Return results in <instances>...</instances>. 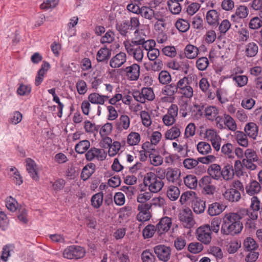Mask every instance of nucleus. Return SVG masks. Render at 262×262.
<instances>
[{
    "mask_svg": "<svg viewBox=\"0 0 262 262\" xmlns=\"http://www.w3.org/2000/svg\"><path fill=\"white\" fill-rule=\"evenodd\" d=\"M241 219L242 217L237 213H226L223 217L221 234L234 236L241 233L243 228Z\"/></svg>",
    "mask_w": 262,
    "mask_h": 262,
    "instance_id": "obj_1",
    "label": "nucleus"
},
{
    "mask_svg": "<svg viewBox=\"0 0 262 262\" xmlns=\"http://www.w3.org/2000/svg\"><path fill=\"white\" fill-rule=\"evenodd\" d=\"M164 176L161 175L160 177L154 172H149L146 173L143 180V183L145 186L148 187L149 191L152 193L159 192L164 186V182L162 179Z\"/></svg>",
    "mask_w": 262,
    "mask_h": 262,
    "instance_id": "obj_2",
    "label": "nucleus"
},
{
    "mask_svg": "<svg viewBox=\"0 0 262 262\" xmlns=\"http://www.w3.org/2000/svg\"><path fill=\"white\" fill-rule=\"evenodd\" d=\"M85 249L80 246L71 245L63 251V256L69 259H78L83 258L85 254Z\"/></svg>",
    "mask_w": 262,
    "mask_h": 262,
    "instance_id": "obj_3",
    "label": "nucleus"
},
{
    "mask_svg": "<svg viewBox=\"0 0 262 262\" xmlns=\"http://www.w3.org/2000/svg\"><path fill=\"white\" fill-rule=\"evenodd\" d=\"M197 239L201 243L208 245L211 241V230L210 225L205 224L199 227L196 231Z\"/></svg>",
    "mask_w": 262,
    "mask_h": 262,
    "instance_id": "obj_4",
    "label": "nucleus"
},
{
    "mask_svg": "<svg viewBox=\"0 0 262 262\" xmlns=\"http://www.w3.org/2000/svg\"><path fill=\"white\" fill-rule=\"evenodd\" d=\"M154 251L160 261L167 262L170 259L171 249L169 246L158 245L154 247Z\"/></svg>",
    "mask_w": 262,
    "mask_h": 262,
    "instance_id": "obj_5",
    "label": "nucleus"
},
{
    "mask_svg": "<svg viewBox=\"0 0 262 262\" xmlns=\"http://www.w3.org/2000/svg\"><path fill=\"white\" fill-rule=\"evenodd\" d=\"M162 88L161 93L165 96L162 97L161 100L164 102L172 103L175 99L174 95L178 92L175 83L165 84Z\"/></svg>",
    "mask_w": 262,
    "mask_h": 262,
    "instance_id": "obj_6",
    "label": "nucleus"
},
{
    "mask_svg": "<svg viewBox=\"0 0 262 262\" xmlns=\"http://www.w3.org/2000/svg\"><path fill=\"white\" fill-rule=\"evenodd\" d=\"M125 50L127 54L130 56H133L134 58L138 62H140L142 61L143 58V50L140 46L134 48L130 43L129 41H125L123 42Z\"/></svg>",
    "mask_w": 262,
    "mask_h": 262,
    "instance_id": "obj_7",
    "label": "nucleus"
},
{
    "mask_svg": "<svg viewBox=\"0 0 262 262\" xmlns=\"http://www.w3.org/2000/svg\"><path fill=\"white\" fill-rule=\"evenodd\" d=\"M212 179L210 177L203 176L199 181V185L202 188L203 192L206 194L212 195L215 191V187L212 184Z\"/></svg>",
    "mask_w": 262,
    "mask_h": 262,
    "instance_id": "obj_8",
    "label": "nucleus"
},
{
    "mask_svg": "<svg viewBox=\"0 0 262 262\" xmlns=\"http://www.w3.org/2000/svg\"><path fill=\"white\" fill-rule=\"evenodd\" d=\"M179 220L182 223L184 227L187 228L192 227L194 221L191 210L187 208L184 209L179 215Z\"/></svg>",
    "mask_w": 262,
    "mask_h": 262,
    "instance_id": "obj_9",
    "label": "nucleus"
},
{
    "mask_svg": "<svg viewBox=\"0 0 262 262\" xmlns=\"http://www.w3.org/2000/svg\"><path fill=\"white\" fill-rule=\"evenodd\" d=\"M106 155L104 149L92 147L86 152L85 156L89 161H92L95 158L99 161H103L106 158Z\"/></svg>",
    "mask_w": 262,
    "mask_h": 262,
    "instance_id": "obj_10",
    "label": "nucleus"
},
{
    "mask_svg": "<svg viewBox=\"0 0 262 262\" xmlns=\"http://www.w3.org/2000/svg\"><path fill=\"white\" fill-rule=\"evenodd\" d=\"M127 79L131 81H135L138 79L140 74V67L137 63H134L132 65L126 67L124 69Z\"/></svg>",
    "mask_w": 262,
    "mask_h": 262,
    "instance_id": "obj_11",
    "label": "nucleus"
},
{
    "mask_svg": "<svg viewBox=\"0 0 262 262\" xmlns=\"http://www.w3.org/2000/svg\"><path fill=\"white\" fill-rule=\"evenodd\" d=\"M171 219L170 217L164 216L161 219L156 225L157 233L159 236L167 232L171 226Z\"/></svg>",
    "mask_w": 262,
    "mask_h": 262,
    "instance_id": "obj_12",
    "label": "nucleus"
},
{
    "mask_svg": "<svg viewBox=\"0 0 262 262\" xmlns=\"http://www.w3.org/2000/svg\"><path fill=\"white\" fill-rule=\"evenodd\" d=\"M221 14L216 10H209L206 15L207 23L212 27H217L219 25Z\"/></svg>",
    "mask_w": 262,
    "mask_h": 262,
    "instance_id": "obj_13",
    "label": "nucleus"
},
{
    "mask_svg": "<svg viewBox=\"0 0 262 262\" xmlns=\"http://www.w3.org/2000/svg\"><path fill=\"white\" fill-rule=\"evenodd\" d=\"M126 61V55L120 52L113 57L110 61V66L113 68L121 67Z\"/></svg>",
    "mask_w": 262,
    "mask_h": 262,
    "instance_id": "obj_14",
    "label": "nucleus"
},
{
    "mask_svg": "<svg viewBox=\"0 0 262 262\" xmlns=\"http://www.w3.org/2000/svg\"><path fill=\"white\" fill-rule=\"evenodd\" d=\"M180 175L181 172L179 169L169 167L164 176L166 177L168 182L174 184L178 183Z\"/></svg>",
    "mask_w": 262,
    "mask_h": 262,
    "instance_id": "obj_15",
    "label": "nucleus"
},
{
    "mask_svg": "<svg viewBox=\"0 0 262 262\" xmlns=\"http://www.w3.org/2000/svg\"><path fill=\"white\" fill-rule=\"evenodd\" d=\"M221 167L217 164H212L208 168L207 173L211 179L221 180L222 178Z\"/></svg>",
    "mask_w": 262,
    "mask_h": 262,
    "instance_id": "obj_16",
    "label": "nucleus"
},
{
    "mask_svg": "<svg viewBox=\"0 0 262 262\" xmlns=\"http://www.w3.org/2000/svg\"><path fill=\"white\" fill-rule=\"evenodd\" d=\"M26 169L30 177L34 180L37 181L39 177L36 170V164L35 161L31 158L26 159Z\"/></svg>",
    "mask_w": 262,
    "mask_h": 262,
    "instance_id": "obj_17",
    "label": "nucleus"
},
{
    "mask_svg": "<svg viewBox=\"0 0 262 262\" xmlns=\"http://www.w3.org/2000/svg\"><path fill=\"white\" fill-rule=\"evenodd\" d=\"M223 195L226 200L232 202H237L241 198L240 192L232 188L227 189Z\"/></svg>",
    "mask_w": 262,
    "mask_h": 262,
    "instance_id": "obj_18",
    "label": "nucleus"
},
{
    "mask_svg": "<svg viewBox=\"0 0 262 262\" xmlns=\"http://www.w3.org/2000/svg\"><path fill=\"white\" fill-rule=\"evenodd\" d=\"M110 98V96L100 95L98 93H92L88 96L89 101L92 104L103 105L105 101Z\"/></svg>",
    "mask_w": 262,
    "mask_h": 262,
    "instance_id": "obj_19",
    "label": "nucleus"
},
{
    "mask_svg": "<svg viewBox=\"0 0 262 262\" xmlns=\"http://www.w3.org/2000/svg\"><path fill=\"white\" fill-rule=\"evenodd\" d=\"M222 178L227 181L231 180L234 176V169L232 165L227 163L221 168Z\"/></svg>",
    "mask_w": 262,
    "mask_h": 262,
    "instance_id": "obj_20",
    "label": "nucleus"
},
{
    "mask_svg": "<svg viewBox=\"0 0 262 262\" xmlns=\"http://www.w3.org/2000/svg\"><path fill=\"white\" fill-rule=\"evenodd\" d=\"M225 209L223 204L214 202L209 205L207 213L210 216H216L221 213Z\"/></svg>",
    "mask_w": 262,
    "mask_h": 262,
    "instance_id": "obj_21",
    "label": "nucleus"
},
{
    "mask_svg": "<svg viewBox=\"0 0 262 262\" xmlns=\"http://www.w3.org/2000/svg\"><path fill=\"white\" fill-rule=\"evenodd\" d=\"M112 50L106 47L101 48L96 54V59L98 62H107L110 58Z\"/></svg>",
    "mask_w": 262,
    "mask_h": 262,
    "instance_id": "obj_22",
    "label": "nucleus"
},
{
    "mask_svg": "<svg viewBox=\"0 0 262 262\" xmlns=\"http://www.w3.org/2000/svg\"><path fill=\"white\" fill-rule=\"evenodd\" d=\"M130 125V119L129 117L126 115H122L120 116L115 123L116 129L118 130L122 131L123 129L128 128Z\"/></svg>",
    "mask_w": 262,
    "mask_h": 262,
    "instance_id": "obj_23",
    "label": "nucleus"
},
{
    "mask_svg": "<svg viewBox=\"0 0 262 262\" xmlns=\"http://www.w3.org/2000/svg\"><path fill=\"white\" fill-rule=\"evenodd\" d=\"M244 131L250 138L255 139L258 134V127L256 123L249 122L246 124Z\"/></svg>",
    "mask_w": 262,
    "mask_h": 262,
    "instance_id": "obj_24",
    "label": "nucleus"
},
{
    "mask_svg": "<svg viewBox=\"0 0 262 262\" xmlns=\"http://www.w3.org/2000/svg\"><path fill=\"white\" fill-rule=\"evenodd\" d=\"M245 189L247 194L254 195L260 192L261 186L258 182L253 180L246 186Z\"/></svg>",
    "mask_w": 262,
    "mask_h": 262,
    "instance_id": "obj_25",
    "label": "nucleus"
},
{
    "mask_svg": "<svg viewBox=\"0 0 262 262\" xmlns=\"http://www.w3.org/2000/svg\"><path fill=\"white\" fill-rule=\"evenodd\" d=\"M191 207L195 213L201 214L204 212L206 208L205 202L198 198L195 199L192 201Z\"/></svg>",
    "mask_w": 262,
    "mask_h": 262,
    "instance_id": "obj_26",
    "label": "nucleus"
},
{
    "mask_svg": "<svg viewBox=\"0 0 262 262\" xmlns=\"http://www.w3.org/2000/svg\"><path fill=\"white\" fill-rule=\"evenodd\" d=\"M199 53L198 47L191 44L187 45L184 49L185 56L188 59H194L197 57Z\"/></svg>",
    "mask_w": 262,
    "mask_h": 262,
    "instance_id": "obj_27",
    "label": "nucleus"
},
{
    "mask_svg": "<svg viewBox=\"0 0 262 262\" xmlns=\"http://www.w3.org/2000/svg\"><path fill=\"white\" fill-rule=\"evenodd\" d=\"M235 139L238 144L244 147L248 145V140L247 135L242 131L237 130L235 132Z\"/></svg>",
    "mask_w": 262,
    "mask_h": 262,
    "instance_id": "obj_28",
    "label": "nucleus"
},
{
    "mask_svg": "<svg viewBox=\"0 0 262 262\" xmlns=\"http://www.w3.org/2000/svg\"><path fill=\"white\" fill-rule=\"evenodd\" d=\"M103 201V193L102 192L94 194L91 199V205L95 209L99 208Z\"/></svg>",
    "mask_w": 262,
    "mask_h": 262,
    "instance_id": "obj_29",
    "label": "nucleus"
},
{
    "mask_svg": "<svg viewBox=\"0 0 262 262\" xmlns=\"http://www.w3.org/2000/svg\"><path fill=\"white\" fill-rule=\"evenodd\" d=\"M116 28L121 36L124 37L127 36L128 30L130 29L129 21L125 20L120 23H117L116 24Z\"/></svg>",
    "mask_w": 262,
    "mask_h": 262,
    "instance_id": "obj_30",
    "label": "nucleus"
},
{
    "mask_svg": "<svg viewBox=\"0 0 262 262\" xmlns=\"http://www.w3.org/2000/svg\"><path fill=\"white\" fill-rule=\"evenodd\" d=\"M90 145V142L88 140L80 141L75 146V151L77 154H83L88 151Z\"/></svg>",
    "mask_w": 262,
    "mask_h": 262,
    "instance_id": "obj_31",
    "label": "nucleus"
},
{
    "mask_svg": "<svg viewBox=\"0 0 262 262\" xmlns=\"http://www.w3.org/2000/svg\"><path fill=\"white\" fill-rule=\"evenodd\" d=\"M258 47L255 42H249L246 46L245 54L248 57H253L258 53Z\"/></svg>",
    "mask_w": 262,
    "mask_h": 262,
    "instance_id": "obj_32",
    "label": "nucleus"
},
{
    "mask_svg": "<svg viewBox=\"0 0 262 262\" xmlns=\"http://www.w3.org/2000/svg\"><path fill=\"white\" fill-rule=\"evenodd\" d=\"M185 185L191 189H194L196 188L199 182L196 176L192 174L186 176L184 178Z\"/></svg>",
    "mask_w": 262,
    "mask_h": 262,
    "instance_id": "obj_33",
    "label": "nucleus"
},
{
    "mask_svg": "<svg viewBox=\"0 0 262 262\" xmlns=\"http://www.w3.org/2000/svg\"><path fill=\"white\" fill-rule=\"evenodd\" d=\"M181 134L180 128L174 125L167 130L165 134V138L168 140H174L180 137Z\"/></svg>",
    "mask_w": 262,
    "mask_h": 262,
    "instance_id": "obj_34",
    "label": "nucleus"
},
{
    "mask_svg": "<svg viewBox=\"0 0 262 262\" xmlns=\"http://www.w3.org/2000/svg\"><path fill=\"white\" fill-rule=\"evenodd\" d=\"M243 246L246 251H255L258 247L255 241L250 237H248L244 240Z\"/></svg>",
    "mask_w": 262,
    "mask_h": 262,
    "instance_id": "obj_35",
    "label": "nucleus"
},
{
    "mask_svg": "<svg viewBox=\"0 0 262 262\" xmlns=\"http://www.w3.org/2000/svg\"><path fill=\"white\" fill-rule=\"evenodd\" d=\"M167 6L169 11L173 14H178L181 11L182 7L179 2L174 0H168L167 1Z\"/></svg>",
    "mask_w": 262,
    "mask_h": 262,
    "instance_id": "obj_36",
    "label": "nucleus"
},
{
    "mask_svg": "<svg viewBox=\"0 0 262 262\" xmlns=\"http://www.w3.org/2000/svg\"><path fill=\"white\" fill-rule=\"evenodd\" d=\"M175 26L180 32L184 33L189 30L190 24L187 20L179 18L176 22Z\"/></svg>",
    "mask_w": 262,
    "mask_h": 262,
    "instance_id": "obj_37",
    "label": "nucleus"
},
{
    "mask_svg": "<svg viewBox=\"0 0 262 262\" xmlns=\"http://www.w3.org/2000/svg\"><path fill=\"white\" fill-rule=\"evenodd\" d=\"M139 14L145 18L151 20L155 16V11L149 7L142 6L140 8Z\"/></svg>",
    "mask_w": 262,
    "mask_h": 262,
    "instance_id": "obj_38",
    "label": "nucleus"
},
{
    "mask_svg": "<svg viewBox=\"0 0 262 262\" xmlns=\"http://www.w3.org/2000/svg\"><path fill=\"white\" fill-rule=\"evenodd\" d=\"M224 125L232 131H235L237 128L235 120L228 114H224Z\"/></svg>",
    "mask_w": 262,
    "mask_h": 262,
    "instance_id": "obj_39",
    "label": "nucleus"
},
{
    "mask_svg": "<svg viewBox=\"0 0 262 262\" xmlns=\"http://www.w3.org/2000/svg\"><path fill=\"white\" fill-rule=\"evenodd\" d=\"M219 114V110L216 107L209 106L205 110V115L206 118L211 121H213L215 117Z\"/></svg>",
    "mask_w": 262,
    "mask_h": 262,
    "instance_id": "obj_40",
    "label": "nucleus"
},
{
    "mask_svg": "<svg viewBox=\"0 0 262 262\" xmlns=\"http://www.w3.org/2000/svg\"><path fill=\"white\" fill-rule=\"evenodd\" d=\"M180 193V190L178 187L170 186L167 191V196L170 200L175 201L179 198Z\"/></svg>",
    "mask_w": 262,
    "mask_h": 262,
    "instance_id": "obj_41",
    "label": "nucleus"
},
{
    "mask_svg": "<svg viewBox=\"0 0 262 262\" xmlns=\"http://www.w3.org/2000/svg\"><path fill=\"white\" fill-rule=\"evenodd\" d=\"M142 262H155L156 257L150 249L144 250L141 255Z\"/></svg>",
    "mask_w": 262,
    "mask_h": 262,
    "instance_id": "obj_42",
    "label": "nucleus"
},
{
    "mask_svg": "<svg viewBox=\"0 0 262 262\" xmlns=\"http://www.w3.org/2000/svg\"><path fill=\"white\" fill-rule=\"evenodd\" d=\"M197 149L199 152L202 155H205L210 152L211 151V148L210 145L203 141L199 142L197 145Z\"/></svg>",
    "mask_w": 262,
    "mask_h": 262,
    "instance_id": "obj_43",
    "label": "nucleus"
},
{
    "mask_svg": "<svg viewBox=\"0 0 262 262\" xmlns=\"http://www.w3.org/2000/svg\"><path fill=\"white\" fill-rule=\"evenodd\" d=\"M156 232H157L156 227L149 224L143 229L142 234L144 238H149L154 236Z\"/></svg>",
    "mask_w": 262,
    "mask_h": 262,
    "instance_id": "obj_44",
    "label": "nucleus"
},
{
    "mask_svg": "<svg viewBox=\"0 0 262 262\" xmlns=\"http://www.w3.org/2000/svg\"><path fill=\"white\" fill-rule=\"evenodd\" d=\"M159 81L162 84H167L171 81V77L170 73L167 71H161L158 76Z\"/></svg>",
    "mask_w": 262,
    "mask_h": 262,
    "instance_id": "obj_45",
    "label": "nucleus"
},
{
    "mask_svg": "<svg viewBox=\"0 0 262 262\" xmlns=\"http://www.w3.org/2000/svg\"><path fill=\"white\" fill-rule=\"evenodd\" d=\"M232 79L236 84L237 86L242 87L246 85L248 82V77L245 75H232Z\"/></svg>",
    "mask_w": 262,
    "mask_h": 262,
    "instance_id": "obj_46",
    "label": "nucleus"
},
{
    "mask_svg": "<svg viewBox=\"0 0 262 262\" xmlns=\"http://www.w3.org/2000/svg\"><path fill=\"white\" fill-rule=\"evenodd\" d=\"M140 139V135L139 133L132 132L127 137V142L129 145H135L139 143Z\"/></svg>",
    "mask_w": 262,
    "mask_h": 262,
    "instance_id": "obj_47",
    "label": "nucleus"
},
{
    "mask_svg": "<svg viewBox=\"0 0 262 262\" xmlns=\"http://www.w3.org/2000/svg\"><path fill=\"white\" fill-rule=\"evenodd\" d=\"M115 33L111 30H108L100 39V42L102 44L112 43L115 40Z\"/></svg>",
    "mask_w": 262,
    "mask_h": 262,
    "instance_id": "obj_48",
    "label": "nucleus"
},
{
    "mask_svg": "<svg viewBox=\"0 0 262 262\" xmlns=\"http://www.w3.org/2000/svg\"><path fill=\"white\" fill-rule=\"evenodd\" d=\"M203 249V246L201 243L198 242H192L188 246V251L194 254L199 253Z\"/></svg>",
    "mask_w": 262,
    "mask_h": 262,
    "instance_id": "obj_49",
    "label": "nucleus"
},
{
    "mask_svg": "<svg viewBox=\"0 0 262 262\" xmlns=\"http://www.w3.org/2000/svg\"><path fill=\"white\" fill-rule=\"evenodd\" d=\"M31 90L32 88L30 85L20 83L17 88V93L20 96H28L30 94Z\"/></svg>",
    "mask_w": 262,
    "mask_h": 262,
    "instance_id": "obj_50",
    "label": "nucleus"
},
{
    "mask_svg": "<svg viewBox=\"0 0 262 262\" xmlns=\"http://www.w3.org/2000/svg\"><path fill=\"white\" fill-rule=\"evenodd\" d=\"M148 157L150 159V163L155 166H160L163 163V159L160 155H157L150 152L148 154Z\"/></svg>",
    "mask_w": 262,
    "mask_h": 262,
    "instance_id": "obj_51",
    "label": "nucleus"
},
{
    "mask_svg": "<svg viewBox=\"0 0 262 262\" xmlns=\"http://www.w3.org/2000/svg\"><path fill=\"white\" fill-rule=\"evenodd\" d=\"M223 221V219L220 217H215L212 219L210 223V229L211 232L217 233L220 230V225Z\"/></svg>",
    "mask_w": 262,
    "mask_h": 262,
    "instance_id": "obj_52",
    "label": "nucleus"
},
{
    "mask_svg": "<svg viewBox=\"0 0 262 262\" xmlns=\"http://www.w3.org/2000/svg\"><path fill=\"white\" fill-rule=\"evenodd\" d=\"M209 65V60L206 57L199 58L196 61V67L200 71L205 70Z\"/></svg>",
    "mask_w": 262,
    "mask_h": 262,
    "instance_id": "obj_53",
    "label": "nucleus"
},
{
    "mask_svg": "<svg viewBox=\"0 0 262 262\" xmlns=\"http://www.w3.org/2000/svg\"><path fill=\"white\" fill-rule=\"evenodd\" d=\"M18 203L15 199L11 196L8 197L6 200V206L11 211H15L17 209Z\"/></svg>",
    "mask_w": 262,
    "mask_h": 262,
    "instance_id": "obj_54",
    "label": "nucleus"
},
{
    "mask_svg": "<svg viewBox=\"0 0 262 262\" xmlns=\"http://www.w3.org/2000/svg\"><path fill=\"white\" fill-rule=\"evenodd\" d=\"M13 246L11 245H7L3 247L1 259L3 262H6L8 258L10 256V252L13 250Z\"/></svg>",
    "mask_w": 262,
    "mask_h": 262,
    "instance_id": "obj_55",
    "label": "nucleus"
},
{
    "mask_svg": "<svg viewBox=\"0 0 262 262\" xmlns=\"http://www.w3.org/2000/svg\"><path fill=\"white\" fill-rule=\"evenodd\" d=\"M219 31L221 34H225L231 27V23L228 19L223 20L221 24L219 23Z\"/></svg>",
    "mask_w": 262,
    "mask_h": 262,
    "instance_id": "obj_56",
    "label": "nucleus"
},
{
    "mask_svg": "<svg viewBox=\"0 0 262 262\" xmlns=\"http://www.w3.org/2000/svg\"><path fill=\"white\" fill-rule=\"evenodd\" d=\"M58 4V0H46L40 5V8L42 10H48L55 8Z\"/></svg>",
    "mask_w": 262,
    "mask_h": 262,
    "instance_id": "obj_57",
    "label": "nucleus"
},
{
    "mask_svg": "<svg viewBox=\"0 0 262 262\" xmlns=\"http://www.w3.org/2000/svg\"><path fill=\"white\" fill-rule=\"evenodd\" d=\"M141 95L148 100H152L155 98L154 91L151 88H143L141 90Z\"/></svg>",
    "mask_w": 262,
    "mask_h": 262,
    "instance_id": "obj_58",
    "label": "nucleus"
},
{
    "mask_svg": "<svg viewBox=\"0 0 262 262\" xmlns=\"http://www.w3.org/2000/svg\"><path fill=\"white\" fill-rule=\"evenodd\" d=\"M121 147V144L118 141H114L112 143L108 151V154L110 157L115 156L119 151Z\"/></svg>",
    "mask_w": 262,
    "mask_h": 262,
    "instance_id": "obj_59",
    "label": "nucleus"
},
{
    "mask_svg": "<svg viewBox=\"0 0 262 262\" xmlns=\"http://www.w3.org/2000/svg\"><path fill=\"white\" fill-rule=\"evenodd\" d=\"M245 156L246 158L244 159H247L250 161H258V157L257 156L256 151L250 148H248L245 151Z\"/></svg>",
    "mask_w": 262,
    "mask_h": 262,
    "instance_id": "obj_60",
    "label": "nucleus"
},
{
    "mask_svg": "<svg viewBox=\"0 0 262 262\" xmlns=\"http://www.w3.org/2000/svg\"><path fill=\"white\" fill-rule=\"evenodd\" d=\"M140 116L142 124L146 127H149L151 124L150 116L149 113L145 111H142L140 113Z\"/></svg>",
    "mask_w": 262,
    "mask_h": 262,
    "instance_id": "obj_61",
    "label": "nucleus"
},
{
    "mask_svg": "<svg viewBox=\"0 0 262 262\" xmlns=\"http://www.w3.org/2000/svg\"><path fill=\"white\" fill-rule=\"evenodd\" d=\"M261 27H262V20L257 16L252 18L249 23V27L253 30L257 29Z\"/></svg>",
    "mask_w": 262,
    "mask_h": 262,
    "instance_id": "obj_62",
    "label": "nucleus"
},
{
    "mask_svg": "<svg viewBox=\"0 0 262 262\" xmlns=\"http://www.w3.org/2000/svg\"><path fill=\"white\" fill-rule=\"evenodd\" d=\"M178 93L186 98H191L193 95V89L190 85V84L179 91Z\"/></svg>",
    "mask_w": 262,
    "mask_h": 262,
    "instance_id": "obj_63",
    "label": "nucleus"
},
{
    "mask_svg": "<svg viewBox=\"0 0 262 262\" xmlns=\"http://www.w3.org/2000/svg\"><path fill=\"white\" fill-rule=\"evenodd\" d=\"M66 183V182L64 180L59 178L52 183V187L54 190L57 192L64 188Z\"/></svg>",
    "mask_w": 262,
    "mask_h": 262,
    "instance_id": "obj_64",
    "label": "nucleus"
}]
</instances>
